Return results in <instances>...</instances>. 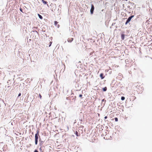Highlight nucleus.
Masks as SVG:
<instances>
[{
	"mask_svg": "<svg viewBox=\"0 0 152 152\" xmlns=\"http://www.w3.org/2000/svg\"><path fill=\"white\" fill-rule=\"evenodd\" d=\"M144 90L142 84L137 82L136 86V91L138 93H141Z\"/></svg>",
	"mask_w": 152,
	"mask_h": 152,
	"instance_id": "f257e3e1",
	"label": "nucleus"
},
{
	"mask_svg": "<svg viewBox=\"0 0 152 152\" xmlns=\"http://www.w3.org/2000/svg\"><path fill=\"white\" fill-rule=\"evenodd\" d=\"M39 132L38 131L37 132V133L35 134V144L36 145L37 144L38 139V135H39Z\"/></svg>",
	"mask_w": 152,
	"mask_h": 152,
	"instance_id": "f03ea898",
	"label": "nucleus"
},
{
	"mask_svg": "<svg viewBox=\"0 0 152 152\" xmlns=\"http://www.w3.org/2000/svg\"><path fill=\"white\" fill-rule=\"evenodd\" d=\"M134 17V15H132L131 16L129 17L128 19H127V20L126 22L125 23V24L126 25L128 23H129L130 21L131 20V19L132 18H133Z\"/></svg>",
	"mask_w": 152,
	"mask_h": 152,
	"instance_id": "7ed1b4c3",
	"label": "nucleus"
},
{
	"mask_svg": "<svg viewBox=\"0 0 152 152\" xmlns=\"http://www.w3.org/2000/svg\"><path fill=\"white\" fill-rule=\"evenodd\" d=\"M94 7L93 4H92L91 8L90 10V12L91 14H93V11L94 10Z\"/></svg>",
	"mask_w": 152,
	"mask_h": 152,
	"instance_id": "20e7f679",
	"label": "nucleus"
},
{
	"mask_svg": "<svg viewBox=\"0 0 152 152\" xmlns=\"http://www.w3.org/2000/svg\"><path fill=\"white\" fill-rule=\"evenodd\" d=\"M75 134L77 136H80V133L77 131L75 132Z\"/></svg>",
	"mask_w": 152,
	"mask_h": 152,
	"instance_id": "39448f33",
	"label": "nucleus"
},
{
	"mask_svg": "<svg viewBox=\"0 0 152 152\" xmlns=\"http://www.w3.org/2000/svg\"><path fill=\"white\" fill-rule=\"evenodd\" d=\"M73 40V39L72 38H69L67 39V41L68 42H71Z\"/></svg>",
	"mask_w": 152,
	"mask_h": 152,
	"instance_id": "423d86ee",
	"label": "nucleus"
},
{
	"mask_svg": "<svg viewBox=\"0 0 152 152\" xmlns=\"http://www.w3.org/2000/svg\"><path fill=\"white\" fill-rule=\"evenodd\" d=\"M100 77L102 79H104L105 77V76H104L103 74L102 73L100 74Z\"/></svg>",
	"mask_w": 152,
	"mask_h": 152,
	"instance_id": "0eeeda50",
	"label": "nucleus"
},
{
	"mask_svg": "<svg viewBox=\"0 0 152 152\" xmlns=\"http://www.w3.org/2000/svg\"><path fill=\"white\" fill-rule=\"evenodd\" d=\"M42 1L45 4H46L47 3L46 1H45L44 0H42Z\"/></svg>",
	"mask_w": 152,
	"mask_h": 152,
	"instance_id": "6e6552de",
	"label": "nucleus"
},
{
	"mask_svg": "<svg viewBox=\"0 0 152 152\" xmlns=\"http://www.w3.org/2000/svg\"><path fill=\"white\" fill-rule=\"evenodd\" d=\"M125 35L124 34H122L121 37L122 39L124 40V39Z\"/></svg>",
	"mask_w": 152,
	"mask_h": 152,
	"instance_id": "1a4fd4ad",
	"label": "nucleus"
},
{
	"mask_svg": "<svg viewBox=\"0 0 152 152\" xmlns=\"http://www.w3.org/2000/svg\"><path fill=\"white\" fill-rule=\"evenodd\" d=\"M38 16L39 17V18L40 19H43V17H42V16L41 15H39V14H38Z\"/></svg>",
	"mask_w": 152,
	"mask_h": 152,
	"instance_id": "9d476101",
	"label": "nucleus"
},
{
	"mask_svg": "<svg viewBox=\"0 0 152 152\" xmlns=\"http://www.w3.org/2000/svg\"><path fill=\"white\" fill-rule=\"evenodd\" d=\"M102 89L104 91H106L107 90V88L106 87H105L104 88H103Z\"/></svg>",
	"mask_w": 152,
	"mask_h": 152,
	"instance_id": "9b49d317",
	"label": "nucleus"
},
{
	"mask_svg": "<svg viewBox=\"0 0 152 152\" xmlns=\"http://www.w3.org/2000/svg\"><path fill=\"white\" fill-rule=\"evenodd\" d=\"M58 23V22H57V21H54V24L56 26Z\"/></svg>",
	"mask_w": 152,
	"mask_h": 152,
	"instance_id": "f8f14e48",
	"label": "nucleus"
},
{
	"mask_svg": "<svg viewBox=\"0 0 152 152\" xmlns=\"http://www.w3.org/2000/svg\"><path fill=\"white\" fill-rule=\"evenodd\" d=\"M104 102V103H105L106 102V100H105L104 99L102 100V103Z\"/></svg>",
	"mask_w": 152,
	"mask_h": 152,
	"instance_id": "ddd939ff",
	"label": "nucleus"
},
{
	"mask_svg": "<svg viewBox=\"0 0 152 152\" xmlns=\"http://www.w3.org/2000/svg\"><path fill=\"white\" fill-rule=\"evenodd\" d=\"M125 98L124 97V96H122L121 97V99L122 100H124Z\"/></svg>",
	"mask_w": 152,
	"mask_h": 152,
	"instance_id": "4468645a",
	"label": "nucleus"
},
{
	"mask_svg": "<svg viewBox=\"0 0 152 152\" xmlns=\"http://www.w3.org/2000/svg\"><path fill=\"white\" fill-rule=\"evenodd\" d=\"M115 121H118V118L116 117V118H115Z\"/></svg>",
	"mask_w": 152,
	"mask_h": 152,
	"instance_id": "2eb2a0df",
	"label": "nucleus"
},
{
	"mask_svg": "<svg viewBox=\"0 0 152 152\" xmlns=\"http://www.w3.org/2000/svg\"><path fill=\"white\" fill-rule=\"evenodd\" d=\"M79 97L81 98V99H82L83 98L82 97V94H80L79 95Z\"/></svg>",
	"mask_w": 152,
	"mask_h": 152,
	"instance_id": "dca6fc26",
	"label": "nucleus"
},
{
	"mask_svg": "<svg viewBox=\"0 0 152 152\" xmlns=\"http://www.w3.org/2000/svg\"><path fill=\"white\" fill-rule=\"evenodd\" d=\"M52 43V42H50V45L49 46V47H50Z\"/></svg>",
	"mask_w": 152,
	"mask_h": 152,
	"instance_id": "f3484780",
	"label": "nucleus"
},
{
	"mask_svg": "<svg viewBox=\"0 0 152 152\" xmlns=\"http://www.w3.org/2000/svg\"><path fill=\"white\" fill-rule=\"evenodd\" d=\"M39 97L40 98V99H41V98H42V96H41V94H39Z\"/></svg>",
	"mask_w": 152,
	"mask_h": 152,
	"instance_id": "a211bd4d",
	"label": "nucleus"
},
{
	"mask_svg": "<svg viewBox=\"0 0 152 152\" xmlns=\"http://www.w3.org/2000/svg\"><path fill=\"white\" fill-rule=\"evenodd\" d=\"M20 11L21 12H23V11H22V9L21 8H20Z\"/></svg>",
	"mask_w": 152,
	"mask_h": 152,
	"instance_id": "6ab92c4d",
	"label": "nucleus"
},
{
	"mask_svg": "<svg viewBox=\"0 0 152 152\" xmlns=\"http://www.w3.org/2000/svg\"><path fill=\"white\" fill-rule=\"evenodd\" d=\"M21 94L20 93H19V94H18V96H20L21 95Z\"/></svg>",
	"mask_w": 152,
	"mask_h": 152,
	"instance_id": "aec40b11",
	"label": "nucleus"
},
{
	"mask_svg": "<svg viewBox=\"0 0 152 152\" xmlns=\"http://www.w3.org/2000/svg\"><path fill=\"white\" fill-rule=\"evenodd\" d=\"M34 152H39L37 150H35L34 151Z\"/></svg>",
	"mask_w": 152,
	"mask_h": 152,
	"instance_id": "412c9836",
	"label": "nucleus"
},
{
	"mask_svg": "<svg viewBox=\"0 0 152 152\" xmlns=\"http://www.w3.org/2000/svg\"><path fill=\"white\" fill-rule=\"evenodd\" d=\"M107 118V116H106L104 117V119H106Z\"/></svg>",
	"mask_w": 152,
	"mask_h": 152,
	"instance_id": "4be33fe9",
	"label": "nucleus"
},
{
	"mask_svg": "<svg viewBox=\"0 0 152 152\" xmlns=\"http://www.w3.org/2000/svg\"><path fill=\"white\" fill-rule=\"evenodd\" d=\"M66 152V151H65V152Z\"/></svg>",
	"mask_w": 152,
	"mask_h": 152,
	"instance_id": "5701e85b",
	"label": "nucleus"
}]
</instances>
